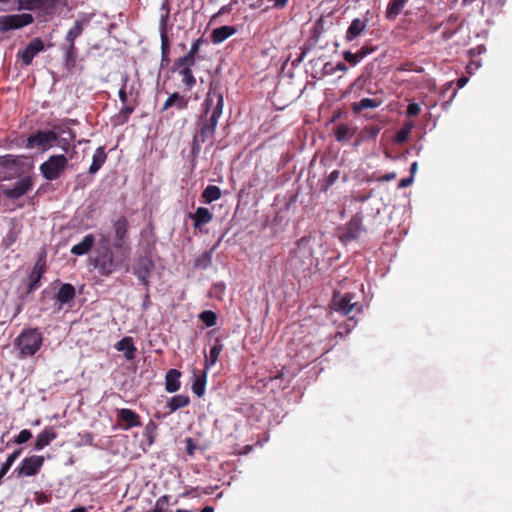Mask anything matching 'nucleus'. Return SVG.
<instances>
[{
	"mask_svg": "<svg viewBox=\"0 0 512 512\" xmlns=\"http://www.w3.org/2000/svg\"><path fill=\"white\" fill-rule=\"evenodd\" d=\"M33 22V16L29 13L11 14L0 16V31L7 32L19 29Z\"/></svg>",
	"mask_w": 512,
	"mask_h": 512,
	"instance_id": "nucleus-7",
	"label": "nucleus"
},
{
	"mask_svg": "<svg viewBox=\"0 0 512 512\" xmlns=\"http://www.w3.org/2000/svg\"><path fill=\"white\" fill-rule=\"evenodd\" d=\"M221 196H222L221 189L215 185L207 186L202 193V198L205 203H211L213 201H216V200L220 199Z\"/></svg>",
	"mask_w": 512,
	"mask_h": 512,
	"instance_id": "nucleus-29",
	"label": "nucleus"
},
{
	"mask_svg": "<svg viewBox=\"0 0 512 512\" xmlns=\"http://www.w3.org/2000/svg\"><path fill=\"white\" fill-rule=\"evenodd\" d=\"M95 238L92 234H87L78 244L71 248V253L75 255H84L93 247Z\"/></svg>",
	"mask_w": 512,
	"mask_h": 512,
	"instance_id": "nucleus-20",
	"label": "nucleus"
},
{
	"mask_svg": "<svg viewBox=\"0 0 512 512\" xmlns=\"http://www.w3.org/2000/svg\"><path fill=\"white\" fill-rule=\"evenodd\" d=\"M194 64H195V57L189 53H187L183 57L178 58L177 61L175 62V65L177 66L178 69H182L184 67L191 69L192 66H194Z\"/></svg>",
	"mask_w": 512,
	"mask_h": 512,
	"instance_id": "nucleus-37",
	"label": "nucleus"
},
{
	"mask_svg": "<svg viewBox=\"0 0 512 512\" xmlns=\"http://www.w3.org/2000/svg\"><path fill=\"white\" fill-rule=\"evenodd\" d=\"M22 449H18L11 453L0 469V480L7 474L13 463L20 456Z\"/></svg>",
	"mask_w": 512,
	"mask_h": 512,
	"instance_id": "nucleus-34",
	"label": "nucleus"
},
{
	"mask_svg": "<svg viewBox=\"0 0 512 512\" xmlns=\"http://www.w3.org/2000/svg\"><path fill=\"white\" fill-rule=\"evenodd\" d=\"M119 418L125 422L126 426L125 429H130L132 427H138L141 426V422L139 420V416L130 409H121L118 411Z\"/></svg>",
	"mask_w": 512,
	"mask_h": 512,
	"instance_id": "nucleus-19",
	"label": "nucleus"
},
{
	"mask_svg": "<svg viewBox=\"0 0 512 512\" xmlns=\"http://www.w3.org/2000/svg\"><path fill=\"white\" fill-rule=\"evenodd\" d=\"M223 350V345L219 340L216 341L215 345L210 349L209 356L206 358V369H209L218 361L219 355Z\"/></svg>",
	"mask_w": 512,
	"mask_h": 512,
	"instance_id": "nucleus-31",
	"label": "nucleus"
},
{
	"mask_svg": "<svg viewBox=\"0 0 512 512\" xmlns=\"http://www.w3.org/2000/svg\"><path fill=\"white\" fill-rule=\"evenodd\" d=\"M395 177H396L395 173H389V174L382 176L381 179L384 181H390V180L394 179Z\"/></svg>",
	"mask_w": 512,
	"mask_h": 512,
	"instance_id": "nucleus-51",
	"label": "nucleus"
},
{
	"mask_svg": "<svg viewBox=\"0 0 512 512\" xmlns=\"http://www.w3.org/2000/svg\"><path fill=\"white\" fill-rule=\"evenodd\" d=\"M201 43H202V40H201V39H197V40H195V41L192 43V45H191L190 50H189V52H188V53L195 57L196 53H197V52L199 51V49H200V45H201Z\"/></svg>",
	"mask_w": 512,
	"mask_h": 512,
	"instance_id": "nucleus-44",
	"label": "nucleus"
},
{
	"mask_svg": "<svg viewBox=\"0 0 512 512\" xmlns=\"http://www.w3.org/2000/svg\"><path fill=\"white\" fill-rule=\"evenodd\" d=\"M413 128L412 123L404 124V126L397 132L395 135V142L398 144H402L407 141L409 134Z\"/></svg>",
	"mask_w": 512,
	"mask_h": 512,
	"instance_id": "nucleus-36",
	"label": "nucleus"
},
{
	"mask_svg": "<svg viewBox=\"0 0 512 512\" xmlns=\"http://www.w3.org/2000/svg\"><path fill=\"white\" fill-rule=\"evenodd\" d=\"M167 502H168L167 496L160 497L155 503L153 512H165V506H166Z\"/></svg>",
	"mask_w": 512,
	"mask_h": 512,
	"instance_id": "nucleus-42",
	"label": "nucleus"
},
{
	"mask_svg": "<svg viewBox=\"0 0 512 512\" xmlns=\"http://www.w3.org/2000/svg\"><path fill=\"white\" fill-rule=\"evenodd\" d=\"M45 262L40 258L34 265L29 277L28 287L29 291L36 289L39 286L40 279L45 272Z\"/></svg>",
	"mask_w": 512,
	"mask_h": 512,
	"instance_id": "nucleus-15",
	"label": "nucleus"
},
{
	"mask_svg": "<svg viewBox=\"0 0 512 512\" xmlns=\"http://www.w3.org/2000/svg\"><path fill=\"white\" fill-rule=\"evenodd\" d=\"M337 67H338V69H339V70H343V71H344V70H346L345 65H344V64H342V63L338 64V66H337Z\"/></svg>",
	"mask_w": 512,
	"mask_h": 512,
	"instance_id": "nucleus-58",
	"label": "nucleus"
},
{
	"mask_svg": "<svg viewBox=\"0 0 512 512\" xmlns=\"http://www.w3.org/2000/svg\"><path fill=\"white\" fill-rule=\"evenodd\" d=\"M200 319L207 327H212L216 324L217 316L213 311L207 310L200 314Z\"/></svg>",
	"mask_w": 512,
	"mask_h": 512,
	"instance_id": "nucleus-38",
	"label": "nucleus"
},
{
	"mask_svg": "<svg viewBox=\"0 0 512 512\" xmlns=\"http://www.w3.org/2000/svg\"><path fill=\"white\" fill-rule=\"evenodd\" d=\"M363 231V216L357 213L342 229L340 239L342 242L356 240Z\"/></svg>",
	"mask_w": 512,
	"mask_h": 512,
	"instance_id": "nucleus-9",
	"label": "nucleus"
},
{
	"mask_svg": "<svg viewBox=\"0 0 512 512\" xmlns=\"http://www.w3.org/2000/svg\"><path fill=\"white\" fill-rule=\"evenodd\" d=\"M355 133V129L347 125H339L335 130L337 141H345L350 139Z\"/></svg>",
	"mask_w": 512,
	"mask_h": 512,
	"instance_id": "nucleus-32",
	"label": "nucleus"
},
{
	"mask_svg": "<svg viewBox=\"0 0 512 512\" xmlns=\"http://www.w3.org/2000/svg\"><path fill=\"white\" fill-rule=\"evenodd\" d=\"M366 28V22L359 19V18H356L354 19L348 30H347V33H346V39L348 41H352L353 39H355L356 37H358Z\"/></svg>",
	"mask_w": 512,
	"mask_h": 512,
	"instance_id": "nucleus-24",
	"label": "nucleus"
},
{
	"mask_svg": "<svg viewBox=\"0 0 512 512\" xmlns=\"http://www.w3.org/2000/svg\"><path fill=\"white\" fill-rule=\"evenodd\" d=\"M343 56H344V59L352 65H356L357 63H359L361 61V56H358L357 52L352 53L350 51H346V52H344Z\"/></svg>",
	"mask_w": 512,
	"mask_h": 512,
	"instance_id": "nucleus-40",
	"label": "nucleus"
},
{
	"mask_svg": "<svg viewBox=\"0 0 512 512\" xmlns=\"http://www.w3.org/2000/svg\"><path fill=\"white\" fill-rule=\"evenodd\" d=\"M369 198V196H361V197H357L355 198L357 201L359 202H364L366 201L367 199Z\"/></svg>",
	"mask_w": 512,
	"mask_h": 512,
	"instance_id": "nucleus-55",
	"label": "nucleus"
},
{
	"mask_svg": "<svg viewBox=\"0 0 512 512\" xmlns=\"http://www.w3.org/2000/svg\"><path fill=\"white\" fill-rule=\"evenodd\" d=\"M119 98H120L122 103H125L127 101V93L125 91V83L123 84V86L119 90Z\"/></svg>",
	"mask_w": 512,
	"mask_h": 512,
	"instance_id": "nucleus-46",
	"label": "nucleus"
},
{
	"mask_svg": "<svg viewBox=\"0 0 512 512\" xmlns=\"http://www.w3.org/2000/svg\"><path fill=\"white\" fill-rule=\"evenodd\" d=\"M421 111L420 105L417 103H411L408 105L407 114L409 116H417Z\"/></svg>",
	"mask_w": 512,
	"mask_h": 512,
	"instance_id": "nucleus-43",
	"label": "nucleus"
},
{
	"mask_svg": "<svg viewBox=\"0 0 512 512\" xmlns=\"http://www.w3.org/2000/svg\"><path fill=\"white\" fill-rule=\"evenodd\" d=\"M68 160L64 155H53L40 166V171L47 180L57 179L65 170Z\"/></svg>",
	"mask_w": 512,
	"mask_h": 512,
	"instance_id": "nucleus-4",
	"label": "nucleus"
},
{
	"mask_svg": "<svg viewBox=\"0 0 512 512\" xmlns=\"http://www.w3.org/2000/svg\"><path fill=\"white\" fill-rule=\"evenodd\" d=\"M102 241L104 242V247L97 256L95 265L102 275H110L117 269L120 263L115 259V256L109 247V239L106 236H103Z\"/></svg>",
	"mask_w": 512,
	"mask_h": 512,
	"instance_id": "nucleus-3",
	"label": "nucleus"
},
{
	"mask_svg": "<svg viewBox=\"0 0 512 512\" xmlns=\"http://www.w3.org/2000/svg\"><path fill=\"white\" fill-rule=\"evenodd\" d=\"M168 13H169V11L167 10L166 13L161 16V20H160L161 49H162V54L164 56L166 54H168V52H169V39H168V36L166 33Z\"/></svg>",
	"mask_w": 512,
	"mask_h": 512,
	"instance_id": "nucleus-25",
	"label": "nucleus"
},
{
	"mask_svg": "<svg viewBox=\"0 0 512 512\" xmlns=\"http://www.w3.org/2000/svg\"><path fill=\"white\" fill-rule=\"evenodd\" d=\"M70 512H86V509L84 507H78L72 509Z\"/></svg>",
	"mask_w": 512,
	"mask_h": 512,
	"instance_id": "nucleus-53",
	"label": "nucleus"
},
{
	"mask_svg": "<svg viewBox=\"0 0 512 512\" xmlns=\"http://www.w3.org/2000/svg\"><path fill=\"white\" fill-rule=\"evenodd\" d=\"M468 80H469L468 77H461V78H459L458 81H457V86L459 88H463L467 84Z\"/></svg>",
	"mask_w": 512,
	"mask_h": 512,
	"instance_id": "nucleus-48",
	"label": "nucleus"
},
{
	"mask_svg": "<svg viewBox=\"0 0 512 512\" xmlns=\"http://www.w3.org/2000/svg\"><path fill=\"white\" fill-rule=\"evenodd\" d=\"M132 111H133V109H132V108H130V107H126V108L124 109V112H125L127 115L131 114V113H132Z\"/></svg>",
	"mask_w": 512,
	"mask_h": 512,
	"instance_id": "nucleus-57",
	"label": "nucleus"
},
{
	"mask_svg": "<svg viewBox=\"0 0 512 512\" xmlns=\"http://www.w3.org/2000/svg\"><path fill=\"white\" fill-rule=\"evenodd\" d=\"M33 182L29 176L23 177L11 187L3 188V194L10 199H18L32 189Z\"/></svg>",
	"mask_w": 512,
	"mask_h": 512,
	"instance_id": "nucleus-11",
	"label": "nucleus"
},
{
	"mask_svg": "<svg viewBox=\"0 0 512 512\" xmlns=\"http://www.w3.org/2000/svg\"><path fill=\"white\" fill-rule=\"evenodd\" d=\"M379 106V102L370 99V98H363L359 102L353 104V111L358 113L364 109H373Z\"/></svg>",
	"mask_w": 512,
	"mask_h": 512,
	"instance_id": "nucleus-33",
	"label": "nucleus"
},
{
	"mask_svg": "<svg viewBox=\"0 0 512 512\" xmlns=\"http://www.w3.org/2000/svg\"><path fill=\"white\" fill-rule=\"evenodd\" d=\"M223 106L224 100L222 93L217 90L214 83H211L207 97L204 101V113L205 115H208L211 111V115L204 122L199 136L195 137V141L200 139V141L204 143L213 137L218 120L223 112Z\"/></svg>",
	"mask_w": 512,
	"mask_h": 512,
	"instance_id": "nucleus-1",
	"label": "nucleus"
},
{
	"mask_svg": "<svg viewBox=\"0 0 512 512\" xmlns=\"http://www.w3.org/2000/svg\"><path fill=\"white\" fill-rule=\"evenodd\" d=\"M353 296L349 293L338 296L336 295L334 297V306L337 311L342 312L343 314L347 315L350 312L353 311L354 307L356 306V303H352Z\"/></svg>",
	"mask_w": 512,
	"mask_h": 512,
	"instance_id": "nucleus-16",
	"label": "nucleus"
},
{
	"mask_svg": "<svg viewBox=\"0 0 512 512\" xmlns=\"http://www.w3.org/2000/svg\"><path fill=\"white\" fill-rule=\"evenodd\" d=\"M192 390L197 396H202L205 391V380L197 378L192 385Z\"/></svg>",
	"mask_w": 512,
	"mask_h": 512,
	"instance_id": "nucleus-39",
	"label": "nucleus"
},
{
	"mask_svg": "<svg viewBox=\"0 0 512 512\" xmlns=\"http://www.w3.org/2000/svg\"><path fill=\"white\" fill-rule=\"evenodd\" d=\"M42 334L36 328L22 331L14 340V347L19 352V357L33 356L41 347Z\"/></svg>",
	"mask_w": 512,
	"mask_h": 512,
	"instance_id": "nucleus-2",
	"label": "nucleus"
},
{
	"mask_svg": "<svg viewBox=\"0 0 512 512\" xmlns=\"http://www.w3.org/2000/svg\"><path fill=\"white\" fill-rule=\"evenodd\" d=\"M56 438V433L49 428L44 429L38 436L35 441L34 448L35 450H42L44 447L48 446L51 441Z\"/></svg>",
	"mask_w": 512,
	"mask_h": 512,
	"instance_id": "nucleus-21",
	"label": "nucleus"
},
{
	"mask_svg": "<svg viewBox=\"0 0 512 512\" xmlns=\"http://www.w3.org/2000/svg\"><path fill=\"white\" fill-rule=\"evenodd\" d=\"M113 227V238L112 244L116 249H124L127 233H128V221L124 216L118 217L112 223Z\"/></svg>",
	"mask_w": 512,
	"mask_h": 512,
	"instance_id": "nucleus-8",
	"label": "nucleus"
},
{
	"mask_svg": "<svg viewBox=\"0 0 512 512\" xmlns=\"http://www.w3.org/2000/svg\"><path fill=\"white\" fill-rule=\"evenodd\" d=\"M189 397L186 395H176L169 399L167 407L170 411H176L180 408L186 407L189 404Z\"/></svg>",
	"mask_w": 512,
	"mask_h": 512,
	"instance_id": "nucleus-30",
	"label": "nucleus"
},
{
	"mask_svg": "<svg viewBox=\"0 0 512 512\" xmlns=\"http://www.w3.org/2000/svg\"><path fill=\"white\" fill-rule=\"evenodd\" d=\"M31 437H32V433H31L29 430L24 429V430H22V431L18 434V436H17V437H16V439H15V442H16L17 444H22V443L27 442Z\"/></svg>",
	"mask_w": 512,
	"mask_h": 512,
	"instance_id": "nucleus-41",
	"label": "nucleus"
},
{
	"mask_svg": "<svg viewBox=\"0 0 512 512\" xmlns=\"http://www.w3.org/2000/svg\"><path fill=\"white\" fill-rule=\"evenodd\" d=\"M37 1L44 3V4H53L56 0H37Z\"/></svg>",
	"mask_w": 512,
	"mask_h": 512,
	"instance_id": "nucleus-54",
	"label": "nucleus"
},
{
	"mask_svg": "<svg viewBox=\"0 0 512 512\" xmlns=\"http://www.w3.org/2000/svg\"><path fill=\"white\" fill-rule=\"evenodd\" d=\"M236 33L234 26L224 25L214 29L211 33V40L214 44H220Z\"/></svg>",
	"mask_w": 512,
	"mask_h": 512,
	"instance_id": "nucleus-17",
	"label": "nucleus"
},
{
	"mask_svg": "<svg viewBox=\"0 0 512 512\" xmlns=\"http://www.w3.org/2000/svg\"><path fill=\"white\" fill-rule=\"evenodd\" d=\"M371 50L367 49V48H362L360 49L357 53H358V56H361V60L367 55L370 53Z\"/></svg>",
	"mask_w": 512,
	"mask_h": 512,
	"instance_id": "nucleus-49",
	"label": "nucleus"
},
{
	"mask_svg": "<svg viewBox=\"0 0 512 512\" xmlns=\"http://www.w3.org/2000/svg\"><path fill=\"white\" fill-rule=\"evenodd\" d=\"M44 464V457L33 455L22 460L21 465L17 468L19 476H35L39 473Z\"/></svg>",
	"mask_w": 512,
	"mask_h": 512,
	"instance_id": "nucleus-10",
	"label": "nucleus"
},
{
	"mask_svg": "<svg viewBox=\"0 0 512 512\" xmlns=\"http://www.w3.org/2000/svg\"><path fill=\"white\" fill-rule=\"evenodd\" d=\"M412 182H413V176H411L409 178H403L399 183V187H401V188L407 187V186L411 185Z\"/></svg>",
	"mask_w": 512,
	"mask_h": 512,
	"instance_id": "nucleus-47",
	"label": "nucleus"
},
{
	"mask_svg": "<svg viewBox=\"0 0 512 512\" xmlns=\"http://www.w3.org/2000/svg\"><path fill=\"white\" fill-rule=\"evenodd\" d=\"M106 158H107V155L104 150V147H102V146L98 147L93 155L92 164L89 167V173L90 174L97 173L99 171V169L105 163Z\"/></svg>",
	"mask_w": 512,
	"mask_h": 512,
	"instance_id": "nucleus-22",
	"label": "nucleus"
},
{
	"mask_svg": "<svg viewBox=\"0 0 512 512\" xmlns=\"http://www.w3.org/2000/svg\"><path fill=\"white\" fill-rule=\"evenodd\" d=\"M288 0H273L275 7H284Z\"/></svg>",
	"mask_w": 512,
	"mask_h": 512,
	"instance_id": "nucleus-50",
	"label": "nucleus"
},
{
	"mask_svg": "<svg viewBox=\"0 0 512 512\" xmlns=\"http://www.w3.org/2000/svg\"><path fill=\"white\" fill-rule=\"evenodd\" d=\"M417 167H418L417 162H413L412 165H411V173H412V175L416 172Z\"/></svg>",
	"mask_w": 512,
	"mask_h": 512,
	"instance_id": "nucleus-52",
	"label": "nucleus"
},
{
	"mask_svg": "<svg viewBox=\"0 0 512 512\" xmlns=\"http://www.w3.org/2000/svg\"><path fill=\"white\" fill-rule=\"evenodd\" d=\"M172 106H176L177 109L182 110L187 106V100L184 98V96L175 92L167 98L163 105L162 110H167Z\"/></svg>",
	"mask_w": 512,
	"mask_h": 512,
	"instance_id": "nucleus-26",
	"label": "nucleus"
},
{
	"mask_svg": "<svg viewBox=\"0 0 512 512\" xmlns=\"http://www.w3.org/2000/svg\"><path fill=\"white\" fill-rule=\"evenodd\" d=\"M179 73L182 76V83L186 86L187 90H190L196 83V79L193 76L191 69L184 67L179 69Z\"/></svg>",
	"mask_w": 512,
	"mask_h": 512,
	"instance_id": "nucleus-35",
	"label": "nucleus"
},
{
	"mask_svg": "<svg viewBox=\"0 0 512 512\" xmlns=\"http://www.w3.org/2000/svg\"><path fill=\"white\" fill-rule=\"evenodd\" d=\"M201 512H213V508L210 506H206Z\"/></svg>",
	"mask_w": 512,
	"mask_h": 512,
	"instance_id": "nucleus-56",
	"label": "nucleus"
},
{
	"mask_svg": "<svg viewBox=\"0 0 512 512\" xmlns=\"http://www.w3.org/2000/svg\"><path fill=\"white\" fill-rule=\"evenodd\" d=\"M406 1L407 0H390L386 10V18L389 20L396 19L404 8Z\"/></svg>",
	"mask_w": 512,
	"mask_h": 512,
	"instance_id": "nucleus-27",
	"label": "nucleus"
},
{
	"mask_svg": "<svg viewBox=\"0 0 512 512\" xmlns=\"http://www.w3.org/2000/svg\"><path fill=\"white\" fill-rule=\"evenodd\" d=\"M190 218L194 221V228L201 230L203 225L210 223L213 219V214L208 208L199 207L195 213L190 214Z\"/></svg>",
	"mask_w": 512,
	"mask_h": 512,
	"instance_id": "nucleus-14",
	"label": "nucleus"
},
{
	"mask_svg": "<svg viewBox=\"0 0 512 512\" xmlns=\"http://www.w3.org/2000/svg\"><path fill=\"white\" fill-rule=\"evenodd\" d=\"M9 0H0V2L4 3V2H8Z\"/></svg>",
	"mask_w": 512,
	"mask_h": 512,
	"instance_id": "nucleus-60",
	"label": "nucleus"
},
{
	"mask_svg": "<svg viewBox=\"0 0 512 512\" xmlns=\"http://www.w3.org/2000/svg\"><path fill=\"white\" fill-rule=\"evenodd\" d=\"M118 351L124 352V356L127 360L135 358L136 347L134 346L132 337H124L118 341L115 345Z\"/></svg>",
	"mask_w": 512,
	"mask_h": 512,
	"instance_id": "nucleus-18",
	"label": "nucleus"
},
{
	"mask_svg": "<svg viewBox=\"0 0 512 512\" xmlns=\"http://www.w3.org/2000/svg\"><path fill=\"white\" fill-rule=\"evenodd\" d=\"M75 296V289L71 284H63L58 291L57 300L61 303L71 301Z\"/></svg>",
	"mask_w": 512,
	"mask_h": 512,
	"instance_id": "nucleus-28",
	"label": "nucleus"
},
{
	"mask_svg": "<svg viewBox=\"0 0 512 512\" xmlns=\"http://www.w3.org/2000/svg\"><path fill=\"white\" fill-rule=\"evenodd\" d=\"M88 23L87 20H76L73 24V26L69 29V31L66 34L65 40L66 44L63 45V48L66 51V58L67 61H75L76 58V47L74 45V41L77 37H79L84 29V26Z\"/></svg>",
	"mask_w": 512,
	"mask_h": 512,
	"instance_id": "nucleus-5",
	"label": "nucleus"
},
{
	"mask_svg": "<svg viewBox=\"0 0 512 512\" xmlns=\"http://www.w3.org/2000/svg\"><path fill=\"white\" fill-rule=\"evenodd\" d=\"M180 375V372L176 369L168 371L165 378V386L168 392L173 393L180 388Z\"/></svg>",
	"mask_w": 512,
	"mask_h": 512,
	"instance_id": "nucleus-23",
	"label": "nucleus"
},
{
	"mask_svg": "<svg viewBox=\"0 0 512 512\" xmlns=\"http://www.w3.org/2000/svg\"><path fill=\"white\" fill-rule=\"evenodd\" d=\"M43 49V42L36 38L28 44V46L19 54V56L25 65H29L33 58Z\"/></svg>",
	"mask_w": 512,
	"mask_h": 512,
	"instance_id": "nucleus-13",
	"label": "nucleus"
},
{
	"mask_svg": "<svg viewBox=\"0 0 512 512\" xmlns=\"http://www.w3.org/2000/svg\"><path fill=\"white\" fill-rule=\"evenodd\" d=\"M58 139V133L53 130H42L31 134L27 139V147H39L42 150L51 148Z\"/></svg>",
	"mask_w": 512,
	"mask_h": 512,
	"instance_id": "nucleus-6",
	"label": "nucleus"
},
{
	"mask_svg": "<svg viewBox=\"0 0 512 512\" xmlns=\"http://www.w3.org/2000/svg\"><path fill=\"white\" fill-rule=\"evenodd\" d=\"M176 512H191V511L190 510L178 509V510H176Z\"/></svg>",
	"mask_w": 512,
	"mask_h": 512,
	"instance_id": "nucleus-59",
	"label": "nucleus"
},
{
	"mask_svg": "<svg viewBox=\"0 0 512 512\" xmlns=\"http://www.w3.org/2000/svg\"><path fill=\"white\" fill-rule=\"evenodd\" d=\"M153 268L154 264L152 260L147 257L139 258L133 268L134 274L146 288L149 286V278Z\"/></svg>",
	"mask_w": 512,
	"mask_h": 512,
	"instance_id": "nucleus-12",
	"label": "nucleus"
},
{
	"mask_svg": "<svg viewBox=\"0 0 512 512\" xmlns=\"http://www.w3.org/2000/svg\"><path fill=\"white\" fill-rule=\"evenodd\" d=\"M339 171L338 170H334L332 171L329 176H328V179H327V186H331L333 185L339 178Z\"/></svg>",
	"mask_w": 512,
	"mask_h": 512,
	"instance_id": "nucleus-45",
	"label": "nucleus"
}]
</instances>
